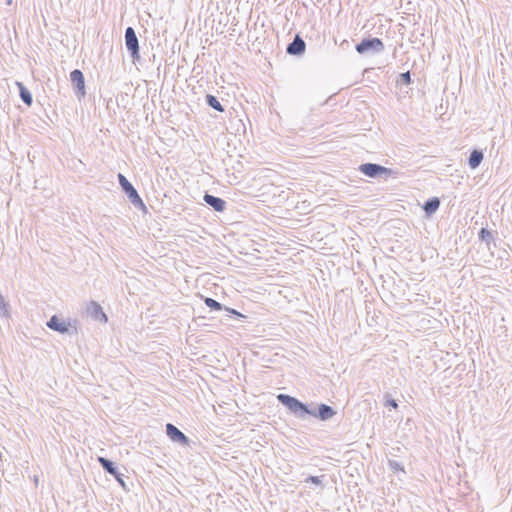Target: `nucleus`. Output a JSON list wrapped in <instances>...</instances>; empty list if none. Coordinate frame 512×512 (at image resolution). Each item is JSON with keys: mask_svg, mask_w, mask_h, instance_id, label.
I'll return each mask as SVG.
<instances>
[{"mask_svg": "<svg viewBox=\"0 0 512 512\" xmlns=\"http://www.w3.org/2000/svg\"><path fill=\"white\" fill-rule=\"evenodd\" d=\"M277 400L285 406L290 413L299 419H306L308 416L315 417L321 421H328L336 415V410L327 404H306L288 394H278Z\"/></svg>", "mask_w": 512, "mask_h": 512, "instance_id": "1", "label": "nucleus"}, {"mask_svg": "<svg viewBox=\"0 0 512 512\" xmlns=\"http://www.w3.org/2000/svg\"><path fill=\"white\" fill-rule=\"evenodd\" d=\"M358 171L361 172L366 177L373 179L382 178L386 180L390 177L396 178L398 175V172L391 168H387L380 164L370 162L362 163L361 165H359Z\"/></svg>", "mask_w": 512, "mask_h": 512, "instance_id": "2", "label": "nucleus"}, {"mask_svg": "<svg viewBox=\"0 0 512 512\" xmlns=\"http://www.w3.org/2000/svg\"><path fill=\"white\" fill-rule=\"evenodd\" d=\"M118 182L122 191L126 194L133 206L139 210L147 212V207L142 198L139 196L137 190L134 188L132 183L121 173L118 174Z\"/></svg>", "mask_w": 512, "mask_h": 512, "instance_id": "3", "label": "nucleus"}, {"mask_svg": "<svg viewBox=\"0 0 512 512\" xmlns=\"http://www.w3.org/2000/svg\"><path fill=\"white\" fill-rule=\"evenodd\" d=\"M384 50V44L380 38L368 37L356 44V51L359 54H376Z\"/></svg>", "mask_w": 512, "mask_h": 512, "instance_id": "4", "label": "nucleus"}, {"mask_svg": "<svg viewBox=\"0 0 512 512\" xmlns=\"http://www.w3.org/2000/svg\"><path fill=\"white\" fill-rule=\"evenodd\" d=\"M125 46L133 59V63L140 61L139 41L133 27H127L125 30Z\"/></svg>", "mask_w": 512, "mask_h": 512, "instance_id": "5", "label": "nucleus"}, {"mask_svg": "<svg viewBox=\"0 0 512 512\" xmlns=\"http://www.w3.org/2000/svg\"><path fill=\"white\" fill-rule=\"evenodd\" d=\"M70 81L76 97L81 100L86 96L85 78L83 72L75 69L70 73Z\"/></svg>", "mask_w": 512, "mask_h": 512, "instance_id": "6", "label": "nucleus"}, {"mask_svg": "<svg viewBox=\"0 0 512 512\" xmlns=\"http://www.w3.org/2000/svg\"><path fill=\"white\" fill-rule=\"evenodd\" d=\"M98 462L105 472L112 475L117 480V482L124 489H126V484L123 479L124 475L118 471V468L116 467L115 463L112 460L105 457H98Z\"/></svg>", "mask_w": 512, "mask_h": 512, "instance_id": "7", "label": "nucleus"}, {"mask_svg": "<svg viewBox=\"0 0 512 512\" xmlns=\"http://www.w3.org/2000/svg\"><path fill=\"white\" fill-rule=\"evenodd\" d=\"M166 434L175 443L183 446L189 445L190 439L172 423L166 424Z\"/></svg>", "mask_w": 512, "mask_h": 512, "instance_id": "8", "label": "nucleus"}, {"mask_svg": "<svg viewBox=\"0 0 512 512\" xmlns=\"http://www.w3.org/2000/svg\"><path fill=\"white\" fill-rule=\"evenodd\" d=\"M86 312L95 321L107 322L108 318L103 311L101 305L96 301H90L87 305Z\"/></svg>", "mask_w": 512, "mask_h": 512, "instance_id": "9", "label": "nucleus"}, {"mask_svg": "<svg viewBox=\"0 0 512 512\" xmlns=\"http://www.w3.org/2000/svg\"><path fill=\"white\" fill-rule=\"evenodd\" d=\"M305 48V41L297 34L293 41L287 45L286 53L289 55L300 56L304 54Z\"/></svg>", "mask_w": 512, "mask_h": 512, "instance_id": "10", "label": "nucleus"}, {"mask_svg": "<svg viewBox=\"0 0 512 512\" xmlns=\"http://www.w3.org/2000/svg\"><path fill=\"white\" fill-rule=\"evenodd\" d=\"M47 327L61 334L69 333L70 323L65 322L57 315H53L46 323Z\"/></svg>", "mask_w": 512, "mask_h": 512, "instance_id": "11", "label": "nucleus"}, {"mask_svg": "<svg viewBox=\"0 0 512 512\" xmlns=\"http://www.w3.org/2000/svg\"><path fill=\"white\" fill-rule=\"evenodd\" d=\"M204 202L212 207L216 212H223L226 209V201L220 197L205 193L203 196Z\"/></svg>", "mask_w": 512, "mask_h": 512, "instance_id": "12", "label": "nucleus"}, {"mask_svg": "<svg viewBox=\"0 0 512 512\" xmlns=\"http://www.w3.org/2000/svg\"><path fill=\"white\" fill-rule=\"evenodd\" d=\"M440 207V199L438 197H432L425 201L423 210L427 217L432 216Z\"/></svg>", "mask_w": 512, "mask_h": 512, "instance_id": "13", "label": "nucleus"}, {"mask_svg": "<svg viewBox=\"0 0 512 512\" xmlns=\"http://www.w3.org/2000/svg\"><path fill=\"white\" fill-rule=\"evenodd\" d=\"M483 157H484V155L481 150L474 149L470 153L469 158H468V165L470 166V168L476 169L477 167H479V165L483 161Z\"/></svg>", "mask_w": 512, "mask_h": 512, "instance_id": "14", "label": "nucleus"}, {"mask_svg": "<svg viewBox=\"0 0 512 512\" xmlns=\"http://www.w3.org/2000/svg\"><path fill=\"white\" fill-rule=\"evenodd\" d=\"M16 85L19 88V96L24 104L30 106L33 102L32 93L28 88L24 86L22 82H16Z\"/></svg>", "mask_w": 512, "mask_h": 512, "instance_id": "15", "label": "nucleus"}, {"mask_svg": "<svg viewBox=\"0 0 512 512\" xmlns=\"http://www.w3.org/2000/svg\"><path fill=\"white\" fill-rule=\"evenodd\" d=\"M205 102L206 104L211 107L212 109L218 111V112H224V106L220 103L218 98L212 94H207L205 96Z\"/></svg>", "mask_w": 512, "mask_h": 512, "instance_id": "16", "label": "nucleus"}, {"mask_svg": "<svg viewBox=\"0 0 512 512\" xmlns=\"http://www.w3.org/2000/svg\"><path fill=\"white\" fill-rule=\"evenodd\" d=\"M478 238L484 242L488 247L492 241H494L493 234L487 228H481L478 233Z\"/></svg>", "mask_w": 512, "mask_h": 512, "instance_id": "17", "label": "nucleus"}, {"mask_svg": "<svg viewBox=\"0 0 512 512\" xmlns=\"http://www.w3.org/2000/svg\"><path fill=\"white\" fill-rule=\"evenodd\" d=\"M204 303L211 310H215V311H220L225 308V306H223L220 302H218L217 300L210 298V297L204 298Z\"/></svg>", "mask_w": 512, "mask_h": 512, "instance_id": "18", "label": "nucleus"}, {"mask_svg": "<svg viewBox=\"0 0 512 512\" xmlns=\"http://www.w3.org/2000/svg\"><path fill=\"white\" fill-rule=\"evenodd\" d=\"M396 83L399 86L410 84L411 83V74H410V72L406 71V72L400 73L398 78H397Z\"/></svg>", "mask_w": 512, "mask_h": 512, "instance_id": "19", "label": "nucleus"}, {"mask_svg": "<svg viewBox=\"0 0 512 512\" xmlns=\"http://www.w3.org/2000/svg\"><path fill=\"white\" fill-rule=\"evenodd\" d=\"M324 478V475L322 476H308L305 480L306 483H311V484H314L316 486H319L321 489L324 488V484H323V481L322 479Z\"/></svg>", "mask_w": 512, "mask_h": 512, "instance_id": "20", "label": "nucleus"}, {"mask_svg": "<svg viewBox=\"0 0 512 512\" xmlns=\"http://www.w3.org/2000/svg\"><path fill=\"white\" fill-rule=\"evenodd\" d=\"M384 405L386 407H390V408H393V409H397L398 408V403H397L396 399H394L392 397V395L389 394V393H386L384 395Z\"/></svg>", "mask_w": 512, "mask_h": 512, "instance_id": "21", "label": "nucleus"}, {"mask_svg": "<svg viewBox=\"0 0 512 512\" xmlns=\"http://www.w3.org/2000/svg\"><path fill=\"white\" fill-rule=\"evenodd\" d=\"M8 308L9 304L5 302L4 297L0 293V315L7 317L9 314Z\"/></svg>", "mask_w": 512, "mask_h": 512, "instance_id": "22", "label": "nucleus"}, {"mask_svg": "<svg viewBox=\"0 0 512 512\" xmlns=\"http://www.w3.org/2000/svg\"><path fill=\"white\" fill-rule=\"evenodd\" d=\"M224 310L228 313V316H236L237 318L239 319H246L247 316L242 314L241 312L233 309V308H229V307H225Z\"/></svg>", "mask_w": 512, "mask_h": 512, "instance_id": "23", "label": "nucleus"}, {"mask_svg": "<svg viewBox=\"0 0 512 512\" xmlns=\"http://www.w3.org/2000/svg\"><path fill=\"white\" fill-rule=\"evenodd\" d=\"M388 464H389V467L393 471H403L404 472V468H403V466L401 465L400 462H398L396 460H389Z\"/></svg>", "mask_w": 512, "mask_h": 512, "instance_id": "24", "label": "nucleus"}, {"mask_svg": "<svg viewBox=\"0 0 512 512\" xmlns=\"http://www.w3.org/2000/svg\"><path fill=\"white\" fill-rule=\"evenodd\" d=\"M370 73H371V69H365L362 74H363V76H367V78H370Z\"/></svg>", "mask_w": 512, "mask_h": 512, "instance_id": "25", "label": "nucleus"}]
</instances>
